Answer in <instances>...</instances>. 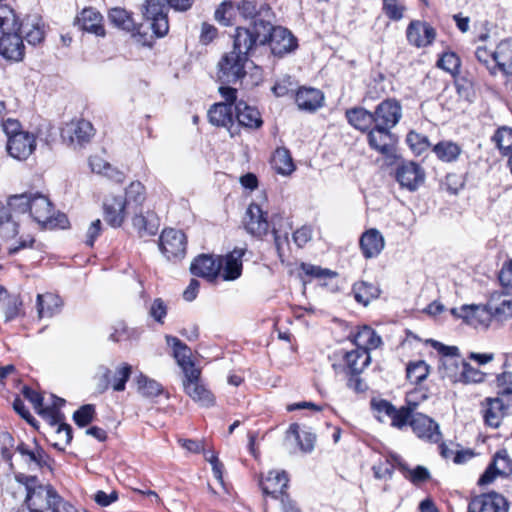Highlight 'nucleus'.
Listing matches in <instances>:
<instances>
[{"mask_svg":"<svg viewBox=\"0 0 512 512\" xmlns=\"http://www.w3.org/2000/svg\"><path fill=\"white\" fill-rule=\"evenodd\" d=\"M89 165L94 173L104 174L110 178H113V174H115V180L118 182H121L124 178L121 172L115 171L108 162L99 156L90 157Z\"/></svg>","mask_w":512,"mask_h":512,"instance_id":"obj_52","label":"nucleus"},{"mask_svg":"<svg viewBox=\"0 0 512 512\" xmlns=\"http://www.w3.org/2000/svg\"><path fill=\"white\" fill-rule=\"evenodd\" d=\"M288 481L289 479L285 471L271 470L260 481V486L264 494L276 498L278 494L284 493L288 486Z\"/></svg>","mask_w":512,"mask_h":512,"instance_id":"obj_33","label":"nucleus"},{"mask_svg":"<svg viewBox=\"0 0 512 512\" xmlns=\"http://www.w3.org/2000/svg\"><path fill=\"white\" fill-rule=\"evenodd\" d=\"M353 342L357 349H363L369 352V350L378 348L382 340L372 328L363 326L354 334Z\"/></svg>","mask_w":512,"mask_h":512,"instance_id":"obj_40","label":"nucleus"},{"mask_svg":"<svg viewBox=\"0 0 512 512\" xmlns=\"http://www.w3.org/2000/svg\"><path fill=\"white\" fill-rule=\"evenodd\" d=\"M36 306L39 318H51L60 312L63 301L53 293L38 294Z\"/></svg>","mask_w":512,"mask_h":512,"instance_id":"obj_34","label":"nucleus"},{"mask_svg":"<svg viewBox=\"0 0 512 512\" xmlns=\"http://www.w3.org/2000/svg\"><path fill=\"white\" fill-rule=\"evenodd\" d=\"M16 451L21 455L29 470L49 467V456L41 447L36 446L35 449H29L26 444L20 443Z\"/></svg>","mask_w":512,"mask_h":512,"instance_id":"obj_32","label":"nucleus"},{"mask_svg":"<svg viewBox=\"0 0 512 512\" xmlns=\"http://www.w3.org/2000/svg\"><path fill=\"white\" fill-rule=\"evenodd\" d=\"M23 217L21 212H17L9 205V198L4 204L0 202V238L4 241L17 240V245L8 248L9 254H15L21 249L31 247L34 243L32 235L21 230Z\"/></svg>","mask_w":512,"mask_h":512,"instance_id":"obj_2","label":"nucleus"},{"mask_svg":"<svg viewBox=\"0 0 512 512\" xmlns=\"http://www.w3.org/2000/svg\"><path fill=\"white\" fill-rule=\"evenodd\" d=\"M493 62L489 68L491 75L501 71L506 76H512V40H502L493 51Z\"/></svg>","mask_w":512,"mask_h":512,"instance_id":"obj_23","label":"nucleus"},{"mask_svg":"<svg viewBox=\"0 0 512 512\" xmlns=\"http://www.w3.org/2000/svg\"><path fill=\"white\" fill-rule=\"evenodd\" d=\"M367 140L369 146L387 159L396 158V137L390 129L374 125L368 131Z\"/></svg>","mask_w":512,"mask_h":512,"instance_id":"obj_12","label":"nucleus"},{"mask_svg":"<svg viewBox=\"0 0 512 512\" xmlns=\"http://www.w3.org/2000/svg\"><path fill=\"white\" fill-rule=\"evenodd\" d=\"M126 201L122 195L108 194L103 200L105 221L112 227H120L126 219Z\"/></svg>","mask_w":512,"mask_h":512,"instance_id":"obj_19","label":"nucleus"},{"mask_svg":"<svg viewBox=\"0 0 512 512\" xmlns=\"http://www.w3.org/2000/svg\"><path fill=\"white\" fill-rule=\"evenodd\" d=\"M395 467H398L400 470H407V466L403 463L402 459L398 455L391 454L384 461L373 465L374 477L376 479L391 478Z\"/></svg>","mask_w":512,"mask_h":512,"instance_id":"obj_41","label":"nucleus"},{"mask_svg":"<svg viewBox=\"0 0 512 512\" xmlns=\"http://www.w3.org/2000/svg\"><path fill=\"white\" fill-rule=\"evenodd\" d=\"M9 205L13 207L17 212H21L24 216L29 211L30 217L35 222L41 225H61L66 222L64 215L60 216V219H56V223L53 220V206L47 196L40 193H22L11 195L9 197Z\"/></svg>","mask_w":512,"mask_h":512,"instance_id":"obj_1","label":"nucleus"},{"mask_svg":"<svg viewBox=\"0 0 512 512\" xmlns=\"http://www.w3.org/2000/svg\"><path fill=\"white\" fill-rule=\"evenodd\" d=\"M437 66L451 74H455L460 68V59L453 52L444 53L437 62Z\"/></svg>","mask_w":512,"mask_h":512,"instance_id":"obj_59","label":"nucleus"},{"mask_svg":"<svg viewBox=\"0 0 512 512\" xmlns=\"http://www.w3.org/2000/svg\"><path fill=\"white\" fill-rule=\"evenodd\" d=\"M406 372L411 383L419 384L427 378L429 366L422 360L411 362L408 364Z\"/></svg>","mask_w":512,"mask_h":512,"instance_id":"obj_54","label":"nucleus"},{"mask_svg":"<svg viewBox=\"0 0 512 512\" xmlns=\"http://www.w3.org/2000/svg\"><path fill=\"white\" fill-rule=\"evenodd\" d=\"M410 426L417 437L427 442L438 443L442 438L438 423L422 413L412 416Z\"/></svg>","mask_w":512,"mask_h":512,"instance_id":"obj_18","label":"nucleus"},{"mask_svg":"<svg viewBox=\"0 0 512 512\" xmlns=\"http://www.w3.org/2000/svg\"><path fill=\"white\" fill-rule=\"evenodd\" d=\"M36 148V138L34 134L18 133L10 136L7 140V151L9 155L17 160H26Z\"/></svg>","mask_w":512,"mask_h":512,"instance_id":"obj_22","label":"nucleus"},{"mask_svg":"<svg viewBox=\"0 0 512 512\" xmlns=\"http://www.w3.org/2000/svg\"><path fill=\"white\" fill-rule=\"evenodd\" d=\"M94 415H95L94 405L86 404L74 412L73 419L78 426L84 427V426L88 425L90 422H92Z\"/></svg>","mask_w":512,"mask_h":512,"instance_id":"obj_60","label":"nucleus"},{"mask_svg":"<svg viewBox=\"0 0 512 512\" xmlns=\"http://www.w3.org/2000/svg\"><path fill=\"white\" fill-rule=\"evenodd\" d=\"M323 94L315 88H301L296 93V103L301 110L315 111L321 107Z\"/></svg>","mask_w":512,"mask_h":512,"instance_id":"obj_37","label":"nucleus"},{"mask_svg":"<svg viewBox=\"0 0 512 512\" xmlns=\"http://www.w3.org/2000/svg\"><path fill=\"white\" fill-rule=\"evenodd\" d=\"M248 59L235 51L224 54L218 63V78L222 83H236L246 75Z\"/></svg>","mask_w":512,"mask_h":512,"instance_id":"obj_8","label":"nucleus"},{"mask_svg":"<svg viewBox=\"0 0 512 512\" xmlns=\"http://www.w3.org/2000/svg\"><path fill=\"white\" fill-rule=\"evenodd\" d=\"M137 387L138 391L144 396V397H157L159 396L163 388L161 384H159L157 381L148 378L147 376L140 374L137 377Z\"/></svg>","mask_w":512,"mask_h":512,"instance_id":"obj_53","label":"nucleus"},{"mask_svg":"<svg viewBox=\"0 0 512 512\" xmlns=\"http://www.w3.org/2000/svg\"><path fill=\"white\" fill-rule=\"evenodd\" d=\"M497 147L503 155H508L512 151V128H499L493 136Z\"/></svg>","mask_w":512,"mask_h":512,"instance_id":"obj_55","label":"nucleus"},{"mask_svg":"<svg viewBox=\"0 0 512 512\" xmlns=\"http://www.w3.org/2000/svg\"><path fill=\"white\" fill-rule=\"evenodd\" d=\"M268 29V20L262 18L254 19L249 27H237L232 50L248 59L258 46L267 43Z\"/></svg>","mask_w":512,"mask_h":512,"instance_id":"obj_3","label":"nucleus"},{"mask_svg":"<svg viewBox=\"0 0 512 512\" xmlns=\"http://www.w3.org/2000/svg\"><path fill=\"white\" fill-rule=\"evenodd\" d=\"M347 370L351 375H359L370 364L369 352L363 349H355L344 354Z\"/></svg>","mask_w":512,"mask_h":512,"instance_id":"obj_36","label":"nucleus"},{"mask_svg":"<svg viewBox=\"0 0 512 512\" xmlns=\"http://www.w3.org/2000/svg\"><path fill=\"white\" fill-rule=\"evenodd\" d=\"M166 342L173 349V356L183 371L184 377L189 376L190 372L200 371L199 368L195 367L194 362L191 359V349L179 340L177 337L166 335Z\"/></svg>","mask_w":512,"mask_h":512,"instance_id":"obj_25","label":"nucleus"},{"mask_svg":"<svg viewBox=\"0 0 512 512\" xmlns=\"http://www.w3.org/2000/svg\"><path fill=\"white\" fill-rule=\"evenodd\" d=\"M396 180L402 187L415 191L424 183L425 172L419 164L413 161L403 162L397 167Z\"/></svg>","mask_w":512,"mask_h":512,"instance_id":"obj_20","label":"nucleus"},{"mask_svg":"<svg viewBox=\"0 0 512 512\" xmlns=\"http://www.w3.org/2000/svg\"><path fill=\"white\" fill-rule=\"evenodd\" d=\"M491 319L504 321L512 317V299L492 298L488 303Z\"/></svg>","mask_w":512,"mask_h":512,"instance_id":"obj_45","label":"nucleus"},{"mask_svg":"<svg viewBox=\"0 0 512 512\" xmlns=\"http://www.w3.org/2000/svg\"><path fill=\"white\" fill-rule=\"evenodd\" d=\"M270 226L272 227L271 222L267 219V212L260 205L251 203L244 217L246 231L255 237L261 238L268 233Z\"/></svg>","mask_w":512,"mask_h":512,"instance_id":"obj_16","label":"nucleus"},{"mask_svg":"<svg viewBox=\"0 0 512 512\" xmlns=\"http://www.w3.org/2000/svg\"><path fill=\"white\" fill-rule=\"evenodd\" d=\"M508 509L506 499L496 492H491L474 497L468 505L467 512H508Z\"/></svg>","mask_w":512,"mask_h":512,"instance_id":"obj_21","label":"nucleus"},{"mask_svg":"<svg viewBox=\"0 0 512 512\" xmlns=\"http://www.w3.org/2000/svg\"><path fill=\"white\" fill-rule=\"evenodd\" d=\"M272 163L275 170L282 175H289L294 171V164L289 151L285 148L276 149Z\"/></svg>","mask_w":512,"mask_h":512,"instance_id":"obj_49","label":"nucleus"},{"mask_svg":"<svg viewBox=\"0 0 512 512\" xmlns=\"http://www.w3.org/2000/svg\"><path fill=\"white\" fill-rule=\"evenodd\" d=\"M15 480L25 486V503L30 512H43L50 509L57 494L51 485L41 483L36 476L23 473L16 474Z\"/></svg>","mask_w":512,"mask_h":512,"instance_id":"obj_4","label":"nucleus"},{"mask_svg":"<svg viewBox=\"0 0 512 512\" xmlns=\"http://www.w3.org/2000/svg\"><path fill=\"white\" fill-rule=\"evenodd\" d=\"M486 401L487 406L483 412L485 423L491 427L497 428L500 425L502 418L507 414L502 409V404L499 403L497 397L488 398Z\"/></svg>","mask_w":512,"mask_h":512,"instance_id":"obj_47","label":"nucleus"},{"mask_svg":"<svg viewBox=\"0 0 512 512\" xmlns=\"http://www.w3.org/2000/svg\"><path fill=\"white\" fill-rule=\"evenodd\" d=\"M436 157L445 163L456 162L462 154V147L451 140H442L432 147Z\"/></svg>","mask_w":512,"mask_h":512,"instance_id":"obj_39","label":"nucleus"},{"mask_svg":"<svg viewBox=\"0 0 512 512\" xmlns=\"http://www.w3.org/2000/svg\"><path fill=\"white\" fill-rule=\"evenodd\" d=\"M20 24L14 10L5 4H0V30L2 33L19 31Z\"/></svg>","mask_w":512,"mask_h":512,"instance_id":"obj_50","label":"nucleus"},{"mask_svg":"<svg viewBox=\"0 0 512 512\" xmlns=\"http://www.w3.org/2000/svg\"><path fill=\"white\" fill-rule=\"evenodd\" d=\"M451 313L462 318L465 323L474 328H488L492 319L488 304L486 305H462L459 308L451 309Z\"/></svg>","mask_w":512,"mask_h":512,"instance_id":"obj_15","label":"nucleus"},{"mask_svg":"<svg viewBox=\"0 0 512 512\" xmlns=\"http://www.w3.org/2000/svg\"><path fill=\"white\" fill-rule=\"evenodd\" d=\"M109 20L113 25L124 31L139 32L140 26L134 21L131 14L123 8H112L109 12Z\"/></svg>","mask_w":512,"mask_h":512,"instance_id":"obj_43","label":"nucleus"},{"mask_svg":"<svg viewBox=\"0 0 512 512\" xmlns=\"http://www.w3.org/2000/svg\"><path fill=\"white\" fill-rule=\"evenodd\" d=\"M483 379L484 374L481 371L472 367L469 363L464 362L459 381L464 383H478L482 382Z\"/></svg>","mask_w":512,"mask_h":512,"instance_id":"obj_63","label":"nucleus"},{"mask_svg":"<svg viewBox=\"0 0 512 512\" xmlns=\"http://www.w3.org/2000/svg\"><path fill=\"white\" fill-rule=\"evenodd\" d=\"M385 241L381 232L375 228L365 231L360 237V248L365 258L378 256L384 249Z\"/></svg>","mask_w":512,"mask_h":512,"instance_id":"obj_31","label":"nucleus"},{"mask_svg":"<svg viewBox=\"0 0 512 512\" xmlns=\"http://www.w3.org/2000/svg\"><path fill=\"white\" fill-rule=\"evenodd\" d=\"M94 136L92 124L84 119L72 121L63 130V138L74 148H81Z\"/></svg>","mask_w":512,"mask_h":512,"instance_id":"obj_17","label":"nucleus"},{"mask_svg":"<svg viewBox=\"0 0 512 512\" xmlns=\"http://www.w3.org/2000/svg\"><path fill=\"white\" fill-rule=\"evenodd\" d=\"M407 39L416 47H426L433 42L436 36L435 29L421 21H412L407 28Z\"/></svg>","mask_w":512,"mask_h":512,"instance_id":"obj_29","label":"nucleus"},{"mask_svg":"<svg viewBox=\"0 0 512 512\" xmlns=\"http://www.w3.org/2000/svg\"><path fill=\"white\" fill-rule=\"evenodd\" d=\"M19 31L22 39L25 38L31 45H36L44 39L43 27L37 16L27 18L20 24Z\"/></svg>","mask_w":512,"mask_h":512,"instance_id":"obj_38","label":"nucleus"},{"mask_svg":"<svg viewBox=\"0 0 512 512\" xmlns=\"http://www.w3.org/2000/svg\"><path fill=\"white\" fill-rule=\"evenodd\" d=\"M353 293L357 302L367 305L379 296L380 289L373 283L361 281L353 285Z\"/></svg>","mask_w":512,"mask_h":512,"instance_id":"obj_46","label":"nucleus"},{"mask_svg":"<svg viewBox=\"0 0 512 512\" xmlns=\"http://www.w3.org/2000/svg\"><path fill=\"white\" fill-rule=\"evenodd\" d=\"M131 371L132 367L127 363H123L116 368V371L112 377V372L108 367L99 366L95 375L97 391L103 393L110 386L115 391L125 390V385L130 378Z\"/></svg>","mask_w":512,"mask_h":512,"instance_id":"obj_6","label":"nucleus"},{"mask_svg":"<svg viewBox=\"0 0 512 512\" xmlns=\"http://www.w3.org/2000/svg\"><path fill=\"white\" fill-rule=\"evenodd\" d=\"M288 434H291L298 441L300 449L309 453L314 449V445L316 442V435L310 431H301L300 426L297 423H293L290 425Z\"/></svg>","mask_w":512,"mask_h":512,"instance_id":"obj_48","label":"nucleus"},{"mask_svg":"<svg viewBox=\"0 0 512 512\" xmlns=\"http://www.w3.org/2000/svg\"><path fill=\"white\" fill-rule=\"evenodd\" d=\"M406 142L411 150L417 155L422 154L431 146L427 136L415 131H410L407 134Z\"/></svg>","mask_w":512,"mask_h":512,"instance_id":"obj_57","label":"nucleus"},{"mask_svg":"<svg viewBox=\"0 0 512 512\" xmlns=\"http://www.w3.org/2000/svg\"><path fill=\"white\" fill-rule=\"evenodd\" d=\"M167 0H145L143 16L150 21L156 36L163 37L169 30L167 18Z\"/></svg>","mask_w":512,"mask_h":512,"instance_id":"obj_10","label":"nucleus"},{"mask_svg":"<svg viewBox=\"0 0 512 512\" xmlns=\"http://www.w3.org/2000/svg\"><path fill=\"white\" fill-rule=\"evenodd\" d=\"M246 252L245 248H235L225 256H219V262H222V278L225 281L238 279L242 273V257Z\"/></svg>","mask_w":512,"mask_h":512,"instance_id":"obj_27","label":"nucleus"},{"mask_svg":"<svg viewBox=\"0 0 512 512\" xmlns=\"http://www.w3.org/2000/svg\"><path fill=\"white\" fill-rule=\"evenodd\" d=\"M0 54L11 61H21L25 55V46L18 31L3 33L0 38Z\"/></svg>","mask_w":512,"mask_h":512,"instance_id":"obj_26","label":"nucleus"},{"mask_svg":"<svg viewBox=\"0 0 512 512\" xmlns=\"http://www.w3.org/2000/svg\"><path fill=\"white\" fill-rule=\"evenodd\" d=\"M74 24L79 29L88 33L95 34L96 36H105V29L103 25V16L93 8H85L75 18Z\"/></svg>","mask_w":512,"mask_h":512,"instance_id":"obj_28","label":"nucleus"},{"mask_svg":"<svg viewBox=\"0 0 512 512\" xmlns=\"http://www.w3.org/2000/svg\"><path fill=\"white\" fill-rule=\"evenodd\" d=\"M145 198V187L141 182H131L130 185L126 188L124 199L127 205L130 203L141 205Z\"/></svg>","mask_w":512,"mask_h":512,"instance_id":"obj_56","label":"nucleus"},{"mask_svg":"<svg viewBox=\"0 0 512 512\" xmlns=\"http://www.w3.org/2000/svg\"><path fill=\"white\" fill-rule=\"evenodd\" d=\"M234 114L238 126L257 129L263 124L260 112L257 108L248 105L245 101L240 100L235 103Z\"/></svg>","mask_w":512,"mask_h":512,"instance_id":"obj_30","label":"nucleus"},{"mask_svg":"<svg viewBox=\"0 0 512 512\" xmlns=\"http://www.w3.org/2000/svg\"><path fill=\"white\" fill-rule=\"evenodd\" d=\"M201 370L192 371L189 376L183 379L185 393L202 407H211L215 404V397L212 392L201 382Z\"/></svg>","mask_w":512,"mask_h":512,"instance_id":"obj_13","label":"nucleus"},{"mask_svg":"<svg viewBox=\"0 0 512 512\" xmlns=\"http://www.w3.org/2000/svg\"><path fill=\"white\" fill-rule=\"evenodd\" d=\"M432 345L441 356L439 368L442 371V377L458 382L465 362L459 356V349L456 346H446L437 341H432Z\"/></svg>","mask_w":512,"mask_h":512,"instance_id":"obj_7","label":"nucleus"},{"mask_svg":"<svg viewBox=\"0 0 512 512\" xmlns=\"http://www.w3.org/2000/svg\"><path fill=\"white\" fill-rule=\"evenodd\" d=\"M221 96L229 103H216L208 111V118L211 124L226 127L231 136L236 133L234 130V109L232 104L236 103L237 90L231 87L221 86Z\"/></svg>","mask_w":512,"mask_h":512,"instance_id":"obj_5","label":"nucleus"},{"mask_svg":"<svg viewBox=\"0 0 512 512\" xmlns=\"http://www.w3.org/2000/svg\"><path fill=\"white\" fill-rule=\"evenodd\" d=\"M413 395V393L408 395L406 406H402L399 409L396 407L394 408V411L389 418L393 427L402 429L408 424V422L410 423V420L414 415L413 411L417 407V403L412 400Z\"/></svg>","mask_w":512,"mask_h":512,"instance_id":"obj_44","label":"nucleus"},{"mask_svg":"<svg viewBox=\"0 0 512 512\" xmlns=\"http://www.w3.org/2000/svg\"><path fill=\"white\" fill-rule=\"evenodd\" d=\"M346 118L352 126L361 131H369L374 124L373 112L362 107L347 110Z\"/></svg>","mask_w":512,"mask_h":512,"instance_id":"obj_42","label":"nucleus"},{"mask_svg":"<svg viewBox=\"0 0 512 512\" xmlns=\"http://www.w3.org/2000/svg\"><path fill=\"white\" fill-rule=\"evenodd\" d=\"M21 306L22 301L18 296H9L3 306L6 320L9 321L17 317L20 313Z\"/></svg>","mask_w":512,"mask_h":512,"instance_id":"obj_64","label":"nucleus"},{"mask_svg":"<svg viewBox=\"0 0 512 512\" xmlns=\"http://www.w3.org/2000/svg\"><path fill=\"white\" fill-rule=\"evenodd\" d=\"M271 225H272V233L274 235L275 246L277 248L279 256H281V251L283 249V246L285 244H288V234H289V230L291 228L286 227L282 230L281 226L277 225L275 218H272Z\"/></svg>","mask_w":512,"mask_h":512,"instance_id":"obj_62","label":"nucleus"},{"mask_svg":"<svg viewBox=\"0 0 512 512\" xmlns=\"http://www.w3.org/2000/svg\"><path fill=\"white\" fill-rule=\"evenodd\" d=\"M374 125L392 130L402 118V106L394 98H388L380 102L374 112Z\"/></svg>","mask_w":512,"mask_h":512,"instance_id":"obj_11","label":"nucleus"},{"mask_svg":"<svg viewBox=\"0 0 512 512\" xmlns=\"http://www.w3.org/2000/svg\"><path fill=\"white\" fill-rule=\"evenodd\" d=\"M267 43L270 44L271 51L276 56H283L297 47V40L293 34L282 26H273L268 20Z\"/></svg>","mask_w":512,"mask_h":512,"instance_id":"obj_14","label":"nucleus"},{"mask_svg":"<svg viewBox=\"0 0 512 512\" xmlns=\"http://www.w3.org/2000/svg\"><path fill=\"white\" fill-rule=\"evenodd\" d=\"M132 225L137 230L141 238L156 235L159 229V218L153 212L135 215L132 219Z\"/></svg>","mask_w":512,"mask_h":512,"instance_id":"obj_35","label":"nucleus"},{"mask_svg":"<svg viewBox=\"0 0 512 512\" xmlns=\"http://www.w3.org/2000/svg\"><path fill=\"white\" fill-rule=\"evenodd\" d=\"M238 14L237 6L231 1H223L215 10V19L224 26L232 25Z\"/></svg>","mask_w":512,"mask_h":512,"instance_id":"obj_51","label":"nucleus"},{"mask_svg":"<svg viewBox=\"0 0 512 512\" xmlns=\"http://www.w3.org/2000/svg\"><path fill=\"white\" fill-rule=\"evenodd\" d=\"M222 262H219V256L202 254L191 263L190 271L193 275L206 278L213 281L220 274Z\"/></svg>","mask_w":512,"mask_h":512,"instance_id":"obj_24","label":"nucleus"},{"mask_svg":"<svg viewBox=\"0 0 512 512\" xmlns=\"http://www.w3.org/2000/svg\"><path fill=\"white\" fill-rule=\"evenodd\" d=\"M371 406L376 413V418L380 422H385L386 418H390L395 406L387 400H373Z\"/></svg>","mask_w":512,"mask_h":512,"instance_id":"obj_61","label":"nucleus"},{"mask_svg":"<svg viewBox=\"0 0 512 512\" xmlns=\"http://www.w3.org/2000/svg\"><path fill=\"white\" fill-rule=\"evenodd\" d=\"M55 438L53 446L58 450H64L72 440L71 426L65 423L59 424L55 431Z\"/></svg>","mask_w":512,"mask_h":512,"instance_id":"obj_58","label":"nucleus"},{"mask_svg":"<svg viewBox=\"0 0 512 512\" xmlns=\"http://www.w3.org/2000/svg\"><path fill=\"white\" fill-rule=\"evenodd\" d=\"M186 243V236L182 231L170 228L162 231L159 248L168 260H177L185 256Z\"/></svg>","mask_w":512,"mask_h":512,"instance_id":"obj_9","label":"nucleus"}]
</instances>
